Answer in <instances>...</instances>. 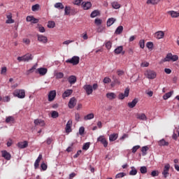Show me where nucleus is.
<instances>
[{
  "mask_svg": "<svg viewBox=\"0 0 179 179\" xmlns=\"http://www.w3.org/2000/svg\"><path fill=\"white\" fill-rule=\"evenodd\" d=\"M84 90L86 92L87 96H90L93 93V90H97L99 89V84L94 83L92 85H85L83 86Z\"/></svg>",
  "mask_w": 179,
  "mask_h": 179,
  "instance_id": "obj_1",
  "label": "nucleus"
},
{
  "mask_svg": "<svg viewBox=\"0 0 179 179\" xmlns=\"http://www.w3.org/2000/svg\"><path fill=\"white\" fill-rule=\"evenodd\" d=\"M14 97L18 99H24L26 97V91L24 90H15L13 93Z\"/></svg>",
  "mask_w": 179,
  "mask_h": 179,
  "instance_id": "obj_2",
  "label": "nucleus"
},
{
  "mask_svg": "<svg viewBox=\"0 0 179 179\" xmlns=\"http://www.w3.org/2000/svg\"><path fill=\"white\" fill-rule=\"evenodd\" d=\"M170 61H173V62H176V61H178V55H173V54L169 53L164 59L163 62H170Z\"/></svg>",
  "mask_w": 179,
  "mask_h": 179,
  "instance_id": "obj_3",
  "label": "nucleus"
},
{
  "mask_svg": "<svg viewBox=\"0 0 179 179\" xmlns=\"http://www.w3.org/2000/svg\"><path fill=\"white\" fill-rule=\"evenodd\" d=\"M31 59H33V55L30 53L26 54L24 56L22 57H17V61H19V62H29V61H31Z\"/></svg>",
  "mask_w": 179,
  "mask_h": 179,
  "instance_id": "obj_4",
  "label": "nucleus"
},
{
  "mask_svg": "<svg viewBox=\"0 0 179 179\" xmlns=\"http://www.w3.org/2000/svg\"><path fill=\"white\" fill-rule=\"evenodd\" d=\"M145 76H146L148 79H155L157 76V73L153 70H147L145 73Z\"/></svg>",
  "mask_w": 179,
  "mask_h": 179,
  "instance_id": "obj_5",
  "label": "nucleus"
},
{
  "mask_svg": "<svg viewBox=\"0 0 179 179\" xmlns=\"http://www.w3.org/2000/svg\"><path fill=\"white\" fill-rule=\"evenodd\" d=\"M80 59V58H79V57L74 56L71 59L66 60V62L67 64H72V65H78V64H79Z\"/></svg>",
  "mask_w": 179,
  "mask_h": 179,
  "instance_id": "obj_6",
  "label": "nucleus"
},
{
  "mask_svg": "<svg viewBox=\"0 0 179 179\" xmlns=\"http://www.w3.org/2000/svg\"><path fill=\"white\" fill-rule=\"evenodd\" d=\"M37 40L42 44H47L48 43V38L43 34H37Z\"/></svg>",
  "mask_w": 179,
  "mask_h": 179,
  "instance_id": "obj_7",
  "label": "nucleus"
},
{
  "mask_svg": "<svg viewBox=\"0 0 179 179\" xmlns=\"http://www.w3.org/2000/svg\"><path fill=\"white\" fill-rule=\"evenodd\" d=\"M97 142H101V143L103 145L104 148H107V146H108V142L107 141L104 136H100L99 137H98Z\"/></svg>",
  "mask_w": 179,
  "mask_h": 179,
  "instance_id": "obj_8",
  "label": "nucleus"
},
{
  "mask_svg": "<svg viewBox=\"0 0 179 179\" xmlns=\"http://www.w3.org/2000/svg\"><path fill=\"white\" fill-rule=\"evenodd\" d=\"M48 72V69L46 68H38L36 70L35 73H38L41 76H44Z\"/></svg>",
  "mask_w": 179,
  "mask_h": 179,
  "instance_id": "obj_9",
  "label": "nucleus"
},
{
  "mask_svg": "<svg viewBox=\"0 0 179 179\" xmlns=\"http://www.w3.org/2000/svg\"><path fill=\"white\" fill-rule=\"evenodd\" d=\"M48 97V101H54V100L55 99V97H57V91L52 90L49 92Z\"/></svg>",
  "mask_w": 179,
  "mask_h": 179,
  "instance_id": "obj_10",
  "label": "nucleus"
},
{
  "mask_svg": "<svg viewBox=\"0 0 179 179\" xmlns=\"http://www.w3.org/2000/svg\"><path fill=\"white\" fill-rule=\"evenodd\" d=\"M65 131L66 134L72 132V120H69L67 122L65 127Z\"/></svg>",
  "mask_w": 179,
  "mask_h": 179,
  "instance_id": "obj_11",
  "label": "nucleus"
},
{
  "mask_svg": "<svg viewBox=\"0 0 179 179\" xmlns=\"http://www.w3.org/2000/svg\"><path fill=\"white\" fill-rule=\"evenodd\" d=\"M169 171H170V164H166L164 167V171H162V175L164 178H167V176H169Z\"/></svg>",
  "mask_w": 179,
  "mask_h": 179,
  "instance_id": "obj_12",
  "label": "nucleus"
},
{
  "mask_svg": "<svg viewBox=\"0 0 179 179\" xmlns=\"http://www.w3.org/2000/svg\"><path fill=\"white\" fill-rule=\"evenodd\" d=\"M128 96H129V89L127 88L124 90V94L123 93H120L119 94L118 99L120 100H124L125 99V97H128Z\"/></svg>",
  "mask_w": 179,
  "mask_h": 179,
  "instance_id": "obj_13",
  "label": "nucleus"
},
{
  "mask_svg": "<svg viewBox=\"0 0 179 179\" xmlns=\"http://www.w3.org/2000/svg\"><path fill=\"white\" fill-rule=\"evenodd\" d=\"M12 13H8L6 15L7 20H6V23L7 24H12V23H15V20L12 19Z\"/></svg>",
  "mask_w": 179,
  "mask_h": 179,
  "instance_id": "obj_14",
  "label": "nucleus"
},
{
  "mask_svg": "<svg viewBox=\"0 0 179 179\" xmlns=\"http://www.w3.org/2000/svg\"><path fill=\"white\" fill-rule=\"evenodd\" d=\"M2 157H3L6 160H10L12 155L10 153L8 152L6 150L1 151Z\"/></svg>",
  "mask_w": 179,
  "mask_h": 179,
  "instance_id": "obj_15",
  "label": "nucleus"
},
{
  "mask_svg": "<svg viewBox=\"0 0 179 179\" xmlns=\"http://www.w3.org/2000/svg\"><path fill=\"white\" fill-rule=\"evenodd\" d=\"M82 8L84 9V10H89V9L92 8V3L90 1L83 2Z\"/></svg>",
  "mask_w": 179,
  "mask_h": 179,
  "instance_id": "obj_16",
  "label": "nucleus"
},
{
  "mask_svg": "<svg viewBox=\"0 0 179 179\" xmlns=\"http://www.w3.org/2000/svg\"><path fill=\"white\" fill-rule=\"evenodd\" d=\"M155 38L157 40H160L164 37V31H158L155 34Z\"/></svg>",
  "mask_w": 179,
  "mask_h": 179,
  "instance_id": "obj_17",
  "label": "nucleus"
},
{
  "mask_svg": "<svg viewBox=\"0 0 179 179\" xmlns=\"http://www.w3.org/2000/svg\"><path fill=\"white\" fill-rule=\"evenodd\" d=\"M27 146H29V143L26 141L17 143V147L20 148V149H26Z\"/></svg>",
  "mask_w": 179,
  "mask_h": 179,
  "instance_id": "obj_18",
  "label": "nucleus"
},
{
  "mask_svg": "<svg viewBox=\"0 0 179 179\" xmlns=\"http://www.w3.org/2000/svg\"><path fill=\"white\" fill-rule=\"evenodd\" d=\"M137 120H141V121H148V117L145 113H137L136 114Z\"/></svg>",
  "mask_w": 179,
  "mask_h": 179,
  "instance_id": "obj_19",
  "label": "nucleus"
},
{
  "mask_svg": "<svg viewBox=\"0 0 179 179\" xmlns=\"http://www.w3.org/2000/svg\"><path fill=\"white\" fill-rule=\"evenodd\" d=\"M68 106L69 108H73L76 106V99L75 97L70 99Z\"/></svg>",
  "mask_w": 179,
  "mask_h": 179,
  "instance_id": "obj_20",
  "label": "nucleus"
},
{
  "mask_svg": "<svg viewBox=\"0 0 179 179\" xmlns=\"http://www.w3.org/2000/svg\"><path fill=\"white\" fill-rule=\"evenodd\" d=\"M124 50V48L122 46H118L117 48H116L114 50L115 54H117V55H118L119 54H122V55H124V54H125V51L122 50Z\"/></svg>",
  "mask_w": 179,
  "mask_h": 179,
  "instance_id": "obj_21",
  "label": "nucleus"
},
{
  "mask_svg": "<svg viewBox=\"0 0 179 179\" xmlns=\"http://www.w3.org/2000/svg\"><path fill=\"white\" fill-rule=\"evenodd\" d=\"M41 159H43V155L40 154L36 160L35 161L34 169H38V166H40V162H41Z\"/></svg>",
  "mask_w": 179,
  "mask_h": 179,
  "instance_id": "obj_22",
  "label": "nucleus"
},
{
  "mask_svg": "<svg viewBox=\"0 0 179 179\" xmlns=\"http://www.w3.org/2000/svg\"><path fill=\"white\" fill-rule=\"evenodd\" d=\"M73 93V90H66L63 94H62V97L63 99H66V97H69L71 94Z\"/></svg>",
  "mask_w": 179,
  "mask_h": 179,
  "instance_id": "obj_23",
  "label": "nucleus"
},
{
  "mask_svg": "<svg viewBox=\"0 0 179 179\" xmlns=\"http://www.w3.org/2000/svg\"><path fill=\"white\" fill-rule=\"evenodd\" d=\"M116 20H117L114 17L109 18L106 22L107 27H110V26H113V24H114V23H115Z\"/></svg>",
  "mask_w": 179,
  "mask_h": 179,
  "instance_id": "obj_24",
  "label": "nucleus"
},
{
  "mask_svg": "<svg viewBox=\"0 0 179 179\" xmlns=\"http://www.w3.org/2000/svg\"><path fill=\"white\" fill-rule=\"evenodd\" d=\"M106 97L108 100H114V99H117V94L114 92H108L106 94Z\"/></svg>",
  "mask_w": 179,
  "mask_h": 179,
  "instance_id": "obj_25",
  "label": "nucleus"
},
{
  "mask_svg": "<svg viewBox=\"0 0 179 179\" xmlns=\"http://www.w3.org/2000/svg\"><path fill=\"white\" fill-rule=\"evenodd\" d=\"M34 122L35 125H39V127H44V125H45L44 120H41L40 119L35 120Z\"/></svg>",
  "mask_w": 179,
  "mask_h": 179,
  "instance_id": "obj_26",
  "label": "nucleus"
},
{
  "mask_svg": "<svg viewBox=\"0 0 179 179\" xmlns=\"http://www.w3.org/2000/svg\"><path fill=\"white\" fill-rule=\"evenodd\" d=\"M118 139V134L114 133L109 136V141L110 142H114V141H117Z\"/></svg>",
  "mask_w": 179,
  "mask_h": 179,
  "instance_id": "obj_27",
  "label": "nucleus"
},
{
  "mask_svg": "<svg viewBox=\"0 0 179 179\" xmlns=\"http://www.w3.org/2000/svg\"><path fill=\"white\" fill-rule=\"evenodd\" d=\"M136 104H138V99H134L131 102H129L127 106L129 108H134Z\"/></svg>",
  "mask_w": 179,
  "mask_h": 179,
  "instance_id": "obj_28",
  "label": "nucleus"
},
{
  "mask_svg": "<svg viewBox=\"0 0 179 179\" xmlns=\"http://www.w3.org/2000/svg\"><path fill=\"white\" fill-rule=\"evenodd\" d=\"M168 15H170L171 17H179V13L178 11L174 10H170L167 12Z\"/></svg>",
  "mask_w": 179,
  "mask_h": 179,
  "instance_id": "obj_29",
  "label": "nucleus"
},
{
  "mask_svg": "<svg viewBox=\"0 0 179 179\" xmlns=\"http://www.w3.org/2000/svg\"><path fill=\"white\" fill-rule=\"evenodd\" d=\"M68 80L70 85H75V83H76V76H71L69 77Z\"/></svg>",
  "mask_w": 179,
  "mask_h": 179,
  "instance_id": "obj_30",
  "label": "nucleus"
},
{
  "mask_svg": "<svg viewBox=\"0 0 179 179\" xmlns=\"http://www.w3.org/2000/svg\"><path fill=\"white\" fill-rule=\"evenodd\" d=\"M162 0H147V5H157Z\"/></svg>",
  "mask_w": 179,
  "mask_h": 179,
  "instance_id": "obj_31",
  "label": "nucleus"
},
{
  "mask_svg": "<svg viewBox=\"0 0 179 179\" xmlns=\"http://www.w3.org/2000/svg\"><path fill=\"white\" fill-rule=\"evenodd\" d=\"M158 145L159 146H169V142L164 139H162L158 141Z\"/></svg>",
  "mask_w": 179,
  "mask_h": 179,
  "instance_id": "obj_32",
  "label": "nucleus"
},
{
  "mask_svg": "<svg viewBox=\"0 0 179 179\" xmlns=\"http://www.w3.org/2000/svg\"><path fill=\"white\" fill-rule=\"evenodd\" d=\"M93 118H94V113H89L88 115L84 117L85 121H89V120H93Z\"/></svg>",
  "mask_w": 179,
  "mask_h": 179,
  "instance_id": "obj_33",
  "label": "nucleus"
},
{
  "mask_svg": "<svg viewBox=\"0 0 179 179\" xmlns=\"http://www.w3.org/2000/svg\"><path fill=\"white\" fill-rule=\"evenodd\" d=\"M124 31V27L119 26L115 31V34H121Z\"/></svg>",
  "mask_w": 179,
  "mask_h": 179,
  "instance_id": "obj_34",
  "label": "nucleus"
},
{
  "mask_svg": "<svg viewBox=\"0 0 179 179\" xmlns=\"http://www.w3.org/2000/svg\"><path fill=\"white\" fill-rule=\"evenodd\" d=\"M71 6H66L64 8L65 16H69V15H71Z\"/></svg>",
  "mask_w": 179,
  "mask_h": 179,
  "instance_id": "obj_35",
  "label": "nucleus"
},
{
  "mask_svg": "<svg viewBox=\"0 0 179 179\" xmlns=\"http://www.w3.org/2000/svg\"><path fill=\"white\" fill-rule=\"evenodd\" d=\"M136 174H138V171L136 170V169H135V167L131 166V170L129 172V175L130 176H136Z\"/></svg>",
  "mask_w": 179,
  "mask_h": 179,
  "instance_id": "obj_36",
  "label": "nucleus"
},
{
  "mask_svg": "<svg viewBox=\"0 0 179 179\" xmlns=\"http://www.w3.org/2000/svg\"><path fill=\"white\" fill-rule=\"evenodd\" d=\"M149 150V147L148 146H143L141 149V152L143 153V156H146V155H148V152H146L147 151Z\"/></svg>",
  "mask_w": 179,
  "mask_h": 179,
  "instance_id": "obj_37",
  "label": "nucleus"
},
{
  "mask_svg": "<svg viewBox=\"0 0 179 179\" xmlns=\"http://www.w3.org/2000/svg\"><path fill=\"white\" fill-rule=\"evenodd\" d=\"M54 7L56 8V9H64V4H62V3H56L54 5Z\"/></svg>",
  "mask_w": 179,
  "mask_h": 179,
  "instance_id": "obj_38",
  "label": "nucleus"
},
{
  "mask_svg": "<svg viewBox=\"0 0 179 179\" xmlns=\"http://www.w3.org/2000/svg\"><path fill=\"white\" fill-rule=\"evenodd\" d=\"M112 6L114 9H120L121 8V5H120L117 1L112 3Z\"/></svg>",
  "mask_w": 179,
  "mask_h": 179,
  "instance_id": "obj_39",
  "label": "nucleus"
},
{
  "mask_svg": "<svg viewBox=\"0 0 179 179\" xmlns=\"http://www.w3.org/2000/svg\"><path fill=\"white\" fill-rule=\"evenodd\" d=\"M51 117L52 118H58L59 117V113H58V112L56 110H53L51 113Z\"/></svg>",
  "mask_w": 179,
  "mask_h": 179,
  "instance_id": "obj_40",
  "label": "nucleus"
},
{
  "mask_svg": "<svg viewBox=\"0 0 179 179\" xmlns=\"http://www.w3.org/2000/svg\"><path fill=\"white\" fill-rule=\"evenodd\" d=\"M48 27L49 29H54V27H55V22H54V21H49L48 22Z\"/></svg>",
  "mask_w": 179,
  "mask_h": 179,
  "instance_id": "obj_41",
  "label": "nucleus"
},
{
  "mask_svg": "<svg viewBox=\"0 0 179 179\" xmlns=\"http://www.w3.org/2000/svg\"><path fill=\"white\" fill-rule=\"evenodd\" d=\"M40 9V4H35L32 6L31 10L32 12H37Z\"/></svg>",
  "mask_w": 179,
  "mask_h": 179,
  "instance_id": "obj_42",
  "label": "nucleus"
},
{
  "mask_svg": "<svg viewBox=\"0 0 179 179\" xmlns=\"http://www.w3.org/2000/svg\"><path fill=\"white\" fill-rule=\"evenodd\" d=\"M172 94H173V92H167L166 94H165L163 96L164 100H167L168 99H170V97H171Z\"/></svg>",
  "mask_w": 179,
  "mask_h": 179,
  "instance_id": "obj_43",
  "label": "nucleus"
},
{
  "mask_svg": "<svg viewBox=\"0 0 179 179\" xmlns=\"http://www.w3.org/2000/svg\"><path fill=\"white\" fill-rule=\"evenodd\" d=\"M56 79H62L64 78V73L58 72L55 73Z\"/></svg>",
  "mask_w": 179,
  "mask_h": 179,
  "instance_id": "obj_44",
  "label": "nucleus"
},
{
  "mask_svg": "<svg viewBox=\"0 0 179 179\" xmlns=\"http://www.w3.org/2000/svg\"><path fill=\"white\" fill-rule=\"evenodd\" d=\"M15 121V118L13 116H8L6 119V122L9 124V122H13Z\"/></svg>",
  "mask_w": 179,
  "mask_h": 179,
  "instance_id": "obj_45",
  "label": "nucleus"
},
{
  "mask_svg": "<svg viewBox=\"0 0 179 179\" xmlns=\"http://www.w3.org/2000/svg\"><path fill=\"white\" fill-rule=\"evenodd\" d=\"M100 15V13L99 10H94L92 12L90 16L91 17H96V16H99Z\"/></svg>",
  "mask_w": 179,
  "mask_h": 179,
  "instance_id": "obj_46",
  "label": "nucleus"
},
{
  "mask_svg": "<svg viewBox=\"0 0 179 179\" xmlns=\"http://www.w3.org/2000/svg\"><path fill=\"white\" fill-rule=\"evenodd\" d=\"M140 171L141 174H146V173H148V168H146V166H141L140 168Z\"/></svg>",
  "mask_w": 179,
  "mask_h": 179,
  "instance_id": "obj_47",
  "label": "nucleus"
},
{
  "mask_svg": "<svg viewBox=\"0 0 179 179\" xmlns=\"http://www.w3.org/2000/svg\"><path fill=\"white\" fill-rule=\"evenodd\" d=\"M37 29H38V31H40V33H45V29L44 28V27L38 24Z\"/></svg>",
  "mask_w": 179,
  "mask_h": 179,
  "instance_id": "obj_48",
  "label": "nucleus"
},
{
  "mask_svg": "<svg viewBox=\"0 0 179 179\" xmlns=\"http://www.w3.org/2000/svg\"><path fill=\"white\" fill-rule=\"evenodd\" d=\"M94 23L96 24V26H100V24L103 23V20L100 18H96L94 20Z\"/></svg>",
  "mask_w": 179,
  "mask_h": 179,
  "instance_id": "obj_49",
  "label": "nucleus"
},
{
  "mask_svg": "<svg viewBox=\"0 0 179 179\" xmlns=\"http://www.w3.org/2000/svg\"><path fill=\"white\" fill-rule=\"evenodd\" d=\"M90 148V143H85L83 146V150H87Z\"/></svg>",
  "mask_w": 179,
  "mask_h": 179,
  "instance_id": "obj_50",
  "label": "nucleus"
},
{
  "mask_svg": "<svg viewBox=\"0 0 179 179\" xmlns=\"http://www.w3.org/2000/svg\"><path fill=\"white\" fill-rule=\"evenodd\" d=\"M126 174L125 173H117L115 176L116 178H122V177H125Z\"/></svg>",
  "mask_w": 179,
  "mask_h": 179,
  "instance_id": "obj_51",
  "label": "nucleus"
},
{
  "mask_svg": "<svg viewBox=\"0 0 179 179\" xmlns=\"http://www.w3.org/2000/svg\"><path fill=\"white\" fill-rule=\"evenodd\" d=\"M112 45H113V43H111V41H108L106 43V47L107 50H110Z\"/></svg>",
  "mask_w": 179,
  "mask_h": 179,
  "instance_id": "obj_52",
  "label": "nucleus"
},
{
  "mask_svg": "<svg viewBox=\"0 0 179 179\" xmlns=\"http://www.w3.org/2000/svg\"><path fill=\"white\" fill-rule=\"evenodd\" d=\"M141 66L142 68H148V66H149V62H143L141 64Z\"/></svg>",
  "mask_w": 179,
  "mask_h": 179,
  "instance_id": "obj_53",
  "label": "nucleus"
},
{
  "mask_svg": "<svg viewBox=\"0 0 179 179\" xmlns=\"http://www.w3.org/2000/svg\"><path fill=\"white\" fill-rule=\"evenodd\" d=\"M36 66H34L31 69H30L29 70H28L27 71V75H30V73H33V72H34V71H36Z\"/></svg>",
  "mask_w": 179,
  "mask_h": 179,
  "instance_id": "obj_54",
  "label": "nucleus"
},
{
  "mask_svg": "<svg viewBox=\"0 0 179 179\" xmlns=\"http://www.w3.org/2000/svg\"><path fill=\"white\" fill-rule=\"evenodd\" d=\"M47 164L44 162H42L41 164V169H42V170L43 171H45V170H47Z\"/></svg>",
  "mask_w": 179,
  "mask_h": 179,
  "instance_id": "obj_55",
  "label": "nucleus"
},
{
  "mask_svg": "<svg viewBox=\"0 0 179 179\" xmlns=\"http://www.w3.org/2000/svg\"><path fill=\"white\" fill-rule=\"evenodd\" d=\"M78 13V10L75 8H71L70 15H76Z\"/></svg>",
  "mask_w": 179,
  "mask_h": 179,
  "instance_id": "obj_56",
  "label": "nucleus"
},
{
  "mask_svg": "<svg viewBox=\"0 0 179 179\" xmlns=\"http://www.w3.org/2000/svg\"><path fill=\"white\" fill-rule=\"evenodd\" d=\"M52 141H54V138L52 137H49L46 139V143L47 145H51L52 143Z\"/></svg>",
  "mask_w": 179,
  "mask_h": 179,
  "instance_id": "obj_57",
  "label": "nucleus"
},
{
  "mask_svg": "<svg viewBox=\"0 0 179 179\" xmlns=\"http://www.w3.org/2000/svg\"><path fill=\"white\" fill-rule=\"evenodd\" d=\"M141 148V145H135L132 148V153H136L138 149Z\"/></svg>",
  "mask_w": 179,
  "mask_h": 179,
  "instance_id": "obj_58",
  "label": "nucleus"
},
{
  "mask_svg": "<svg viewBox=\"0 0 179 179\" xmlns=\"http://www.w3.org/2000/svg\"><path fill=\"white\" fill-rule=\"evenodd\" d=\"M152 177H157L159 176V171H152L151 172Z\"/></svg>",
  "mask_w": 179,
  "mask_h": 179,
  "instance_id": "obj_59",
  "label": "nucleus"
},
{
  "mask_svg": "<svg viewBox=\"0 0 179 179\" xmlns=\"http://www.w3.org/2000/svg\"><path fill=\"white\" fill-rule=\"evenodd\" d=\"M103 82L105 84L110 83L111 82V78H110L108 77H106V78H104Z\"/></svg>",
  "mask_w": 179,
  "mask_h": 179,
  "instance_id": "obj_60",
  "label": "nucleus"
},
{
  "mask_svg": "<svg viewBox=\"0 0 179 179\" xmlns=\"http://www.w3.org/2000/svg\"><path fill=\"white\" fill-rule=\"evenodd\" d=\"M7 71H8V69H6V66L2 67V68H1V75H6Z\"/></svg>",
  "mask_w": 179,
  "mask_h": 179,
  "instance_id": "obj_61",
  "label": "nucleus"
},
{
  "mask_svg": "<svg viewBox=\"0 0 179 179\" xmlns=\"http://www.w3.org/2000/svg\"><path fill=\"white\" fill-rule=\"evenodd\" d=\"M139 45L141 48H145V40H140Z\"/></svg>",
  "mask_w": 179,
  "mask_h": 179,
  "instance_id": "obj_62",
  "label": "nucleus"
},
{
  "mask_svg": "<svg viewBox=\"0 0 179 179\" xmlns=\"http://www.w3.org/2000/svg\"><path fill=\"white\" fill-rule=\"evenodd\" d=\"M82 38H83V40H87V38H89V36H87V32H84L82 35H81Z\"/></svg>",
  "mask_w": 179,
  "mask_h": 179,
  "instance_id": "obj_63",
  "label": "nucleus"
},
{
  "mask_svg": "<svg viewBox=\"0 0 179 179\" xmlns=\"http://www.w3.org/2000/svg\"><path fill=\"white\" fill-rule=\"evenodd\" d=\"M146 47L147 48H153V43L152 42H148L147 44H146Z\"/></svg>",
  "mask_w": 179,
  "mask_h": 179,
  "instance_id": "obj_64",
  "label": "nucleus"
}]
</instances>
